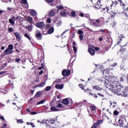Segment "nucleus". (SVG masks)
Listing matches in <instances>:
<instances>
[{"mask_svg":"<svg viewBox=\"0 0 128 128\" xmlns=\"http://www.w3.org/2000/svg\"><path fill=\"white\" fill-rule=\"evenodd\" d=\"M0 120H3V122H4V116H0Z\"/></svg>","mask_w":128,"mask_h":128,"instance_id":"052dcab7","label":"nucleus"},{"mask_svg":"<svg viewBox=\"0 0 128 128\" xmlns=\"http://www.w3.org/2000/svg\"><path fill=\"white\" fill-rule=\"evenodd\" d=\"M70 106H72V100L71 98H68V104Z\"/></svg>","mask_w":128,"mask_h":128,"instance_id":"58836bf2","label":"nucleus"},{"mask_svg":"<svg viewBox=\"0 0 128 128\" xmlns=\"http://www.w3.org/2000/svg\"><path fill=\"white\" fill-rule=\"evenodd\" d=\"M120 6H124V4L122 3V0H118Z\"/></svg>","mask_w":128,"mask_h":128,"instance_id":"49530a36","label":"nucleus"},{"mask_svg":"<svg viewBox=\"0 0 128 128\" xmlns=\"http://www.w3.org/2000/svg\"><path fill=\"white\" fill-rule=\"evenodd\" d=\"M96 67L98 68H102V66H100V65H98V64H96Z\"/></svg>","mask_w":128,"mask_h":128,"instance_id":"13d9d810","label":"nucleus"},{"mask_svg":"<svg viewBox=\"0 0 128 128\" xmlns=\"http://www.w3.org/2000/svg\"><path fill=\"white\" fill-rule=\"evenodd\" d=\"M114 116H118V111L114 110Z\"/></svg>","mask_w":128,"mask_h":128,"instance_id":"37998d69","label":"nucleus"},{"mask_svg":"<svg viewBox=\"0 0 128 128\" xmlns=\"http://www.w3.org/2000/svg\"><path fill=\"white\" fill-rule=\"evenodd\" d=\"M28 20L29 22H32V17H28Z\"/></svg>","mask_w":128,"mask_h":128,"instance_id":"79ce46f5","label":"nucleus"},{"mask_svg":"<svg viewBox=\"0 0 128 128\" xmlns=\"http://www.w3.org/2000/svg\"><path fill=\"white\" fill-rule=\"evenodd\" d=\"M73 50L74 52V54H76V52H78V49L76 48V43L74 42H73Z\"/></svg>","mask_w":128,"mask_h":128,"instance_id":"a211bd4d","label":"nucleus"},{"mask_svg":"<svg viewBox=\"0 0 128 128\" xmlns=\"http://www.w3.org/2000/svg\"><path fill=\"white\" fill-rule=\"evenodd\" d=\"M24 36L25 38H28L29 40H30V37L29 36L28 34L27 33H26L24 34Z\"/></svg>","mask_w":128,"mask_h":128,"instance_id":"a19ab883","label":"nucleus"},{"mask_svg":"<svg viewBox=\"0 0 128 128\" xmlns=\"http://www.w3.org/2000/svg\"><path fill=\"white\" fill-rule=\"evenodd\" d=\"M117 64H118L114 63V64H112L111 66H112V68H114V66H116Z\"/></svg>","mask_w":128,"mask_h":128,"instance_id":"338daca9","label":"nucleus"},{"mask_svg":"<svg viewBox=\"0 0 128 128\" xmlns=\"http://www.w3.org/2000/svg\"><path fill=\"white\" fill-rule=\"evenodd\" d=\"M12 20H20V16H12Z\"/></svg>","mask_w":128,"mask_h":128,"instance_id":"c756f323","label":"nucleus"},{"mask_svg":"<svg viewBox=\"0 0 128 128\" xmlns=\"http://www.w3.org/2000/svg\"><path fill=\"white\" fill-rule=\"evenodd\" d=\"M36 82H40V78H36Z\"/></svg>","mask_w":128,"mask_h":128,"instance_id":"0e129e2a","label":"nucleus"},{"mask_svg":"<svg viewBox=\"0 0 128 128\" xmlns=\"http://www.w3.org/2000/svg\"><path fill=\"white\" fill-rule=\"evenodd\" d=\"M38 122L39 124H46L48 128V124H54V120H44L42 122L38 120Z\"/></svg>","mask_w":128,"mask_h":128,"instance_id":"f03ea898","label":"nucleus"},{"mask_svg":"<svg viewBox=\"0 0 128 128\" xmlns=\"http://www.w3.org/2000/svg\"><path fill=\"white\" fill-rule=\"evenodd\" d=\"M78 34H84V31L82 30H78Z\"/></svg>","mask_w":128,"mask_h":128,"instance_id":"8fccbe9b","label":"nucleus"},{"mask_svg":"<svg viewBox=\"0 0 128 128\" xmlns=\"http://www.w3.org/2000/svg\"><path fill=\"white\" fill-rule=\"evenodd\" d=\"M76 13L74 11H72L71 12V16L72 18H76Z\"/></svg>","mask_w":128,"mask_h":128,"instance_id":"473e14b6","label":"nucleus"},{"mask_svg":"<svg viewBox=\"0 0 128 128\" xmlns=\"http://www.w3.org/2000/svg\"><path fill=\"white\" fill-rule=\"evenodd\" d=\"M109 72H110V68H107L103 71V74H108Z\"/></svg>","mask_w":128,"mask_h":128,"instance_id":"7c9ffc66","label":"nucleus"},{"mask_svg":"<svg viewBox=\"0 0 128 128\" xmlns=\"http://www.w3.org/2000/svg\"><path fill=\"white\" fill-rule=\"evenodd\" d=\"M56 14V9L54 8L48 12V16L50 17L54 16Z\"/></svg>","mask_w":128,"mask_h":128,"instance_id":"6e6552de","label":"nucleus"},{"mask_svg":"<svg viewBox=\"0 0 128 128\" xmlns=\"http://www.w3.org/2000/svg\"><path fill=\"white\" fill-rule=\"evenodd\" d=\"M112 26H116V22H113L112 24Z\"/></svg>","mask_w":128,"mask_h":128,"instance_id":"69168bd1","label":"nucleus"},{"mask_svg":"<svg viewBox=\"0 0 128 128\" xmlns=\"http://www.w3.org/2000/svg\"><path fill=\"white\" fill-rule=\"evenodd\" d=\"M92 4H94V2H96L95 4L94 8L97 10H100V8H102V5L100 4V1L98 0H90Z\"/></svg>","mask_w":128,"mask_h":128,"instance_id":"7ed1b4c3","label":"nucleus"},{"mask_svg":"<svg viewBox=\"0 0 128 128\" xmlns=\"http://www.w3.org/2000/svg\"><path fill=\"white\" fill-rule=\"evenodd\" d=\"M46 22H48V24H50L52 22V20L50 18H48L46 20Z\"/></svg>","mask_w":128,"mask_h":128,"instance_id":"de8ad7c7","label":"nucleus"},{"mask_svg":"<svg viewBox=\"0 0 128 128\" xmlns=\"http://www.w3.org/2000/svg\"><path fill=\"white\" fill-rule=\"evenodd\" d=\"M56 8H57V13H58L60 12V10H63L64 6L60 5L59 6H56Z\"/></svg>","mask_w":128,"mask_h":128,"instance_id":"b1692460","label":"nucleus"},{"mask_svg":"<svg viewBox=\"0 0 128 128\" xmlns=\"http://www.w3.org/2000/svg\"><path fill=\"white\" fill-rule=\"evenodd\" d=\"M104 10H106V12H110V8H109L108 7L104 8L102 10V12H104Z\"/></svg>","mask_w":128,"mask_h":128,"instance_id":"bb28decb","label":"nucleus"},{"mask_svg":"<svg viewBox=\"0 0 128 128\" xmlns=\"http://www.w3.org/2000/svg\"><path fill=\"white\" fill-rule=\"evenodd\" d=\"M61 81L60 79H57L54 82L53 84H60Z\"/></svg>","mask_w":128,"mask_h":128,"instance_id":"cd10ccee","label":"nucleus"},{"mask_svg":"<svg viewBox=\"0 0 128 128\" xmlns=\"http://www.w3.org/2000/svg\"><path fill=\"white\" fill-rule=\"evenodd\" d=\"M14 36H16V40L18 42H20V40H22V36L20 32H14Z\"/></svg>","mask_w":128,"mask_h":128,"instance_id":"39448f33","label":"nucleus"},{"mask_svg":"<svg viewBox=\"0 0 128 128\" xmlns=\"http://www.w3.org/2000/svg\"><path fill=\"white\" fill-rule=\"evenodd\" d=\"M61 24H62V22H59L58 23L57 26H60Z\"/></svg>","mask_w":128,"mask_h":128,"instance_id":"774afa93","label":"nucleus"},{"mask_svg":"<svg viewBox=\"0 0 128 128\" xmlns=\"http://www.w3.org/2000/svg\"><path fill=\"white\" fill-rule=\"evenodd\" d=\"M50 90H52V86H47L45 88L46 92H50Z\"/></svg>","mask_w":128,"mask_h":128,"instance_id":"4c0bfd02","label":"nucleus"},{"mask_svg":"<svg viewBox=\"0 0 128 128\" xmlns=\"http://www.w3.org/2000/svg\"><path fill=\"white\" fill-rule=\"evenodd\" d=\"M90 108L92 114H96V106H91Z\"/></svg>","mask_w":128,"mask_h":128,"instance_id":"9d476101","label":"nucleus"},{"mask_svg":"<svg viewBox=\"0 0 128 128\" xmlns=\"http://www.w3.org/2000/svg\"><path fill=\"white\" fill-rule=\"evenodd\" d=\"M8 48L12 50H14V46L12 44H9L8 46Z\"/></svg>","mask_w":128,"mask_h":128,"instance_id":"ea45409f","label":"nucleus"},{"mask_svg":"<svg viewBox=\"0 0 128 128\" xmlns=\"http://www.w3.org/2000/svg\"><path fill=\"white\" fill-rule=\"evenodd\" d=\"M92 48H93L94 50H96V51L100 50V48H98V47H94V46H92Z\"/></svg>","mask_w":128,"mask_h":128,"instance_id":"09e8293b","label":"nucleus"},{"mask_svg":"<svg viewBox=\"0 0 128 128\" xmlns=\"http://www.w3.org/2000/svg\"><path fill=\"white\" fill-rule=\"evenodd\" d=\"M57 108H60V110H62V109L64 108V106L62 105V104H58Z\"/></svg>","mask_w":128,"mask_h":128,"instance_id":"a878e982","label":"nucleus"},{"mask_svg":"<svg viewBox=\"0 0 128 128\" xmlns=\"http://www.w3.org/2000/svg\"><path fill=\"white\" fill-rule=\"evenodd\" d=\"M118 122L120 126H122L124 125V119L122 118H120L118 120Z\"/></svg>","mask_w":128,"mask_h":128,"instance_id":"4be33fe9","label":"nucleus"},{"mask_svg":"<svg viewBox=\"0 0 128 128\" xmlns=\"http://www.w3.org/2000/svg\"><path fill=\"white\" fill-rule=\"evenodd\" d=\"M62 104H64V106H67V104H68V98H66L62 100Z\"/></svg>","mask_w":128,"mask_h":128,"instance_id":"f3484780","label":"nucleus"},{"mask_svg":"<svg viewBox=\"0 0 128 128\" xmlns=\"http://www.w3.org/2000/svg\"><path fill=\"white\" fill-rule=\"evenodd\" d=\"M116 78V76L110 77L109 79L108 78H104L102 82L104 84L105 88H108V90H111L113 94L116 92L118 94L120 92H123L122 96L126 98L128 96V94L126 93L128 90V88L122 86L120 82L114 80Z\"/></svg>","mask_w":128,"mask_h":128,"instance_id":"f257e3e1","label":"nucleus"},{"mask_svg":"<svg viewBox=\"0 0 128 128\" xmlns=\"http://www.w3.org/2000/svg\"><path fill=\"white\" fill-rule=\"evenodd\" d=\"M96 126H96V123H94L91 128H96Z\"/></svg>","mask_w":128,"mask_h":128,"instance_id":"5fc2aeb1","label":"nucleus"},{"mask_svg":"<svg viewBox=\"0 0 128 128\" xmlns=\"http://www.w3.org/2000/svg\"><path fill=\"white\" fill-rule=\"evenodd\" d=\"M36 38L37 40H42V34H40V32H37L35 35Z\"/></svg>","mask_w":128,"mask_h":128,"instance_id":"4468645a","label":"nucleus"},{"mask_svg":"<svg viewBox=\"0 0 128 128\" xmlns=\"http://www.w3.org/2000/svg\"><path fill=\"white\" fill-rule=\"evenodd\" d=\"M118 4V2L116 1H115L114 2H112V4L110 5V9L112 10V8L113 6H116Z\"/></svg>","mask_w":128,"mask_h":128,"instance_id":"f704fd0d","label":"nucleus"},{"mask_svg":"<svg viewBox=\"0 0 128 128\" xmlns=\"http://www.w3.org/2000/svg\"><path fill=\"white\" fill-rule=\"evenodd\" d=\"M48 4L50 6H56L58 4V1L56 0H45Z\"/></svg>","mask_w":128,"mask_h":128,"instance_id":"423d86ee","label":"nucleus"},{"mask_svg":"<svg viewBox=\"0 0 128 128\" xmlns=\"http://www.w3.org/2000/svg\"><path fill=\"white\" fill-rule=\"evenodd\" d=\"M50 110L52 112H59V110H60V108H58L56 106H52L50 108Z\"/></svg>","mask_w":128,"mask_h":128,"instance_id":"dca6fc26","label":"nucleus"},{"mask_svg":"<svg viewBox=\"0 0 128 128\" xmlns=\"http://www.w3.org/2000/svg\"><path fill=\"white\" fill-rule=\"evenodd\" d=\"M26 28L29 32H32V26H27L26 27Z\"/></svg>","mask_w":128,"mask_h":128,"instance_id":"72a5a7b5","label":"nucleus"},{"mask_svg":"<svg viewBox=\"0 0 128 128\" xmlns=\"http://www.w3.org/2000/svg\"><path fill=\"white\" fill-rule=\"evenodd\" d=\"M44 102H46V100H42L38 102L36 104H37V106H38V104H44Z\"/></svg>","mask_w":128,"mask_h":128,"instance_id":"c9c22d12","label":"nucleus"},{"mask_svg":"<svg viewBox=\"0 0 128 128\" xmlns=\"http://www.w3.org/2000/svg\"><path fill=\"white\" fill-rule=\"evenodd\" d=\"M8 30L10 32H12V30H14L12 29V28H8Z\"/></svg>","mask_w":128,"mask_h":128,"instance_id":"e2e57ef3","label":"nucleus"},{"mask_svg":"<svg viewBox=\"0 0 128 128\" xmlns=\"http://www.w3.org/2000/svg\"><path fill=\"white\" fill-rule=\"evenodd\" d=\"M21 2L22 4L26 6V8H28V4L27 0H22Z\"/></svg>","mask_w":128,"mask_h":128,"instance_id":"412c9836","label":"nucleus"},{"mask_svg":"<svg viewBox=\"0 0 128 128\" xmlns=\"http://www.w3.org/2000/svg\"><path fill=\"white\" fill-rule=\"evenodd\" d=\"M78 86H79L80 88H82V90H84V86L83 84H80Z\"/></svg>","mask_w":128,"mask_h":128,"instance_id":"c03bdc74","label":"nucleus"},{"mask_svg":"<svg viewBox=\"0 0 128 128\" xmlns=\"http://www.w3.org/2000/svg\"><path fill=\"white\" fill-rule=\"evenodd\" d=\"M80 40H84V35L83 34H80Z\"/></svg>","mask_w":128,"mask_h":128,"instance_id":"864d4df0","label":"nucleus"},{"mask_svg":"<svg viewBox=\"0 0 128 128\" xmlns=\"http://www.w3.org/2000/svg\"><path fill=\"white\" fill-rule=\"evenodd\" d=\"M90 24L94 26H100V20H91Z\"/></svg>","mask_w":128,"mask_h":128,"instance_id":"20e7f679","label":"nucleus"},{"mask_svg":"<svg viewBox=\"0 0 128 128\" xmlns=\"http://www.w3.org/2000/svg\"><path fill=\"white\" fill-rule=\"evenodd\" d=\"M42 94V91H38L35 94V98H40Z\"/></svg>","mask_w":128,"mask_h":128,"instance_id":"6ab92c4d","label":"nucleus"},{"mask_svg":"<svg viewBox=\"0 0 128 128\" xmlns=\"http://www.w3.org/2000/svg\"><path fill=\"white\" fill-rule=\"evenodd\" d=\"M46 86V82H43L36 86V88H43V86Z\"/></svg>","mask_w":128,"mask_h":128,"instance_id":"5701e85b","label":"nucleus"},{"mask_svg":"<svg viewBox=\"0 0 128 128\" xmlns=\"http://www.w3.org/2000/svg\"><path fill=\"white\" fill-rule=\"evenodd\" d=\"M30 13L32 14V16H34L35 18H36V16H38V13H36V10H30Z\"/></svg>","mask_w":128,"mask_h":128,"instance_id":"ddd939ff","label":"nucleus"},{"mask_svg":"<svg viewBox=\"0 0 128 128\" xmlns=\"http://www.w3.org/2000/svg\"><path fill=\"white\" fill-rule=\"evenodd\" d=\"M62 74L64 76H68L70 74V70H66V69H64L62 71Z\"/></svg>","mask_w":128,"mask_h":128,"instance_id":"0eeeda50","label":"nucleus"},{"mask_svg":"<svg viewBox=\"0 0 128 128\" xmlns=\"http://www.w3.org/2000/svg\"><path fill=\"white\" fill-rule=\"evenodd\" d=\"M64 86V84H56L55 85V88H56V90H62Z\"/></svg>","mask_w":128,"mask_h":128,"instance_id":"9b49d317","label":"nucleus"},{"mask_svg":"<svg viewBox=\"0 0 128 128\" xmlns=\"http://www.w3.org/2000/svg\"><path fill=\"white\" fill-rule=\"evenodd\" d=\"M110 15L112 16H116V13H114V12H110Z\"/></svg>","mask_w":128,"mask_h":128,"instance_id":"3c124183","label":"nucleus"},{"mask_svg":"<svg viewBox=\"0 0 128 128\" xmlns=\"http://www.w3.org/2000/svg\"><path fill=\"white\" fill-rule=\"evenodd\" d=\"M88 52L91 56H94L96 52H94V50L92 48V47L89 48Z\"/></svg>","mask_w":128,"mask_h":128,"instance_id":"2eb2a0df","label":"nucleus"},{"mask_svg":"<svg viewBox=\"0 0 128 128\" xmlns=\"http://www.w3.org/2000/svg\"><path fill=\"white\" fill-rule=\"evenodd\" d=\"M16 62H20V58H18L15 60Z\"/></svg>","mask_w":128,"mask_h":128,"instance_id":"4d7b16f0","label":"nucleus"},{"mask_svg":"<svg viewBox=\"0 0 128 128\" xmlns=\"http://www.w3.org/2000/svg\"><path fill=\"white\" fill-rule=\"evenodd\" d=\"M54 32V28L52 27L50 28L48 30V34H52Z\"/></svg>","mask_w":128,"mask_h":128,"instance_id":"393cba45","label":"nucleus"},{"mask_svg":"<svg viewBox=\"0 0 128 128\" xmlns=\"http://www.w3.org/2000/svg\"><path fill=\"white\" fill-rule=\"evenodd\" d=\"M36 26L37 28H44L46 26V24L44 22H38L36 24Z\"/></svg>","mask_w":128,"mask_h":128,"instance_id":"1a4fd4ad","label":"nucleus"},{"mask_svg":"<svg viewBox=\"0 0 128 128\" xmlns=\"http://www.w3.org/2000/svg\"><path fill=\"white\" fill-rule=\"evenodd\" d=\"M90 94V96H94L96 98H98V96H96V94H92V92H89Z\"/></svg>","mask_w":128,"mask_h":128,"instance_id":"603ef678","label":"nucleus"},{"mask_svg":"<svg viewBox=\"0 0 128 128\" xmlns=\"http://www.w3.org/2000/svg\"><path fill=\"white\" fill-rule=\"evenodd\" d=\"M17 122L18 124H22L24 122H23L22 120H18Z\"/></svg>","mask_w":128,"mask_h":128,"instance_id":"a18cd8bd","label":"nucleus"},{"mask_svg":"<svg viewBox=\"0 0 128 128\" xmlns=\"http://www.w3.org/2000/svg\"><path fill=\"white\" fill-rule=\"evenodd\" d=\"M9 22H10L12 24V26H14V20L12 18L11 19H9Z\"/></svg>","mask_w":128,"mask_h":128,"instance_id":"e433bc0d","label":"nucleus"},{"mask_svg":"<svg viewBox=\"0 0 128 128\" xmlns=\"http://www.w3.org/2000/svg\"><path fill=\"white\" fill-rule=\"evenodd\" d=\"M93 90H102V88H100L99 86H93Z\"/></svg>","mask_w":128,"mask_h":128,"instance_id":"aec40b11","label":"nucleus"},{"mask_svg":"<svg viewBox=\"0 0 128 128\" xmlns=\"http://www.w3.org/2000/svg\"><path fill=\"white\" fill-rule=\"evenodd\" d=\"M96 124V126H100L102 124V120H98L96 122H95Z\"/></svg>","mask_w":128,"mask_h":128,"instance_id":"c85d7f7f","label":"nucleus"},{"mask_svg":"<svg viewBox=\"0 0 128 128\" xmlns=\"http://www.w3.org/2000/svg\"><path fill=\"white\" fill-rule=\"evenodd\" d=\"M38 114V112H30V115H32V114Z\"/></svg>","mask_w":128,"mask_h":128,"instance_id":"680f3d73","label":"nucleus"},{"mask_svg":"<svg viewBox=\"0 0 128 128\" xmlns=\"http://www.w3.org/2000/svg\"><path fill=\"white\" fill-rule=\"evenodd\" d=\"M124 75H123L120 78V82H124Z\"/></svg>","mask_w":128,"mask_h":128,"instance_id":"6e6d98bb","label":"nucleus"},{"mask_svg":"<svg viewBox=\"0 0 128 128\" xmlns=\"http://www.w3.org/2000/svg\"><path fill=\"white\" fill-rule=\"evenodd\" d=\"M80 16H81L82 18H84V13H80L79 14Z\"/></svg>","mask_w":128,"mask_h":128,"instance_id":"bf43d9fd","label":"nucleus"},{"mask_svg":"<svg viewBox=\"0 0 128 128\" xmlns=\"http://www.w3.org/2000/svg\"><path fill=\"white\" fill-rule=\"evenodd\" d=\"M14 52V50L11 49L7 48L4 51V54H12Z\"/></svg>","mask_w":128,"mask_h":128,"instance_id":"f8f14e48","label":"nucleus"},{"mask_svg":"<svg viewBox=\"0 0 128 128\" xmlns=\"http://www.w3.org/2000/svg\"><path fill=\"white\" fill-rule=\"evenodd\" d=\"M60 16H66V11H61L60 12Z\"/></svg>","mask_w":128,"mask_h":128,"instance_id":"2f4dec72","label":"nucleus"}]
</instances>
